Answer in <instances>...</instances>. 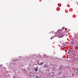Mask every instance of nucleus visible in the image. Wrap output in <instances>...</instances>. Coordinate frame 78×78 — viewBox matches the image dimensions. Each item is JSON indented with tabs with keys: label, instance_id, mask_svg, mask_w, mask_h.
Returning a JSON list of instances; mask_svg holds the SVG:
<instances>
[{
	"label": "nucleus",
	"instance_id": "obj_1",
	"mask_svg": "<svg viewBox=\"0 0 78 78\" xmlns=\"http://www.w3.org/2000/svg\"><path fill=\"white\" fill-rule=\"evenodd\" d=\"M68 53H72V50H68Z\"/></svg>",
	"mask_w": 78,
	"mask_h": 78
},
{
	"label": "nucleus",
	"instance_id": "obj_2",
	"mask_svg": "<svg viewBox=\"0 0 78 78\" xmlns=\"http://www.w3.org/2000/svg\"><path fill=\"white\" fill-rule=\"evenodd\" d=\"M30 76H34V74L31 73V74H30Z\"/></svg>",
	"mask_w": 78,
	"mask_h": 78
},
{
	"label": "nucleus",
	"instance_id": "obj_3",
	"mask_svg": "<svg viewBox=\"0 0 78 78\" xmlns=\"http://www.w3.org/2000/svg\"><path fill=\"white\" fill-rule=\"evenodd\" d=\"M39 61H40V60H39L37 61V64H39Z\"/></svg>",
	"mask_w": 78,
	"mask_h": 78
},
{
	"label": "nucleus",
	"instance_id": "obj_4",
	"mask_svg": "<svg viewBox=\"0 0 78 78\" xmlns=\"http://www.w3.org/2000/svg\"><path fill=\"white\" fill-rule=\"evenodd\" d=\"M44 67H45V68H47V67H48V66H46V65H44Z\"/></svg>",
	"mask_w": 78,
	"mask_h": 78
},
{
	"label": "nucleus",
	"instance_id": "obj_5",
	"mask_svg": "<svg viewBox=\"0 0 78 78\" xmlns=\"http://www.w3.org/2000/svg\"><path fill=\"white\" fill-rule=\"evenodd\" d=\"M38 70V68H37L35 69V72H37V71Z\"/></svg>",
	"mask_w": 78,
	"mask_h": 78
},
{
	"label": "nucleus",
	"instance_id": "obj_6",
	"mask_svg": "<svg viewBox=\"0 0 78 78\" xmlns=\"http://www.w3.org/2000/svg\"><path fill=\"white\" fill-rule=\"evenodd\" d=\"M43 64H44V63H43L42 62L40 64V66H41V65H42Z\"/></svg>",
	"mask_w": 78,
	"mask_h": 78
},
{
	"label": "nucleus",
	"instance_id": "obj_7",
	"mask_svg": "<svg viewBox=\"0 0 78 78\" xmlns=\"http://www.w3.org/2000/svg\"><path fill=\"white\" fill-rule=\"evenodd\" d=\"M58 31V32H60V31H62V30H58V31Z\"/></svg>",
	"mask_w": 78,
	"mask_h": 78
},
{
	"label": "nucleus",
	"instance_id": "obj_8",
	"mask_svg": "<svg viewBox=\"0 0 78 78\" xmlns=\"http://www.w3.org/2000/svg\"><path fill=\"white\" fill-rule=\"evenodd\" d=\"M33 78H35V75H34V76H33Z\"/></svg>",
	"mask_w": 78,
	"mask_h": 78
},
{
	"label": "nucleus",
	"instance_id": "obj_9",
	"mask_svg": "<svg viewBox=\"0 0 78 78\" xmlns=\"http://www.w3.org/2000/svg\"><path fill=\"white\" fill-rule=\"evenodd\" d=\"M64 36V35H61V37H63V36Z\"/></svg>",
	"mask_w": 78,
	"mask_h": 78
},
{
	"label": "nucleus",
	"instance_id": "obj_10",
	"mask_svg": "<svg viewBox=\"0 0 78 78\" xmlns=\"http://www.w3.org/2000/svg\"><path fill=\"white\" fill-rule=\"evenodd\" d=\"M62 30H64V28L62 27Z\"/></svg>",
	"mask_w": 78,
	"mask_h": 78
},
{
	"label": "nucleus",
	"instance_id": "obj_11",
	"mask_svg": "<svg viewBox=\"0 0 78 78\" xmlns=\"http://www.w3.org/2000/svg\"><path fill=\"white\" fill-rule=\"evenodd\" d=\"M71 44H73V41H72L71 42Z\"/></svg>",
	"mask_w": 78,
	"mask_h": 78
},
{
	"label": "nucleus",
	"instance_id": "obj_12",
	"mask_svg": "<svg viewBox=\"0 0 78 78\" xmlns=\"http://www.w3.org/2000/svg\"><path fill=\"white\" fill-rule=\"evenodd\" d=\"M59 73V75H61V73L60 72Z\"/></svg>",
	"mask_w": 78,
	"mask_h": 78
},
{
	"label": "nucleus",
	"instance_id": "obj_13",
	"mask_svg": "<svg viewBox=\"0 0 78 78\" xmlns=\"http://www.w3.org/2000/svg\"><path fill=\"white\" fill-rule=\"evenodd\" d=\"M57 34V33H56H56H55V35H56V34Z\"/></svg>",
	"mask_w": 78,
	"mask_h": 78
},
{
	"label": "nucleus",
	"instance_id": "obj_14",
	"mask_svg": "<svg viewBox=\"0 0 78 78\" xmlns=\"http://www.w3.org/2000/svg\"><path fill=\"white\" fill-rule=\"evenodd\" d=\"M32 57H33V56H34V55H32Z\"/></svg>",
	"mask_w": 78,
	"mask_h": 78
},
{
	"label": "nucleus",
	"instance_id": "obj_15",
	"mask_svg": "<svg viewBox=\"0 0 78 78\" xmlns=\"http://www.w3.org/2000/svg\"><path fill=\"white\" fill-rule=\"evenodd\" d=\"M76 47V48H77L78 49V47Z\"/></svg>",
	"mask_w": 78,
	"mask_h": 78
},
{
	"label": "nucleus",
	"instance_id": "obj_16",
	"mask_svg": "<svg viewBox=\"0 0 78 78\" xmlns=\"http://www.w3.org/2000/svg\"><path fill=\"white\" fill-rule=\"evenodd\" d=\"M61 69H62V67H61V68H60V70H61Z\"/></svg>",
	"mask_w": 78,
	"mask_h": 78
},
{
	"label": "nucleus",
	"instance_id": "obj_17",
	"mask_svg": "<svg viewBox=\"0 0 78 78\" xmlns=\"http://www.w3.org/2000/svg\"><path fill=\"white\" fill-rule=\"evenodd\" d=\"M51 39H52V38H51Z\"/></svg>",
	"mask_w": 78,
	"mask_h": 78
},
{
	"label": "nucleus",
	"instance_id": "obj_18",
	"mask_svg": "<svg viewBox=\"0 0 78 78\" xmlns=\"http://www.w3.org/2000/svg\"><path fill=\"white\" fill-rule=\"evenodd\" d=\"M36 77L38 78V77H37V76Z\"/></svg>",
	"mask_w": 78,
	"mask_h": 78
},
{
	"label": "nucleus",
	"instance_id": "obj_19",
	"mask_svg": "<svg viewBox=\"0 0 78 78\" xmlns=\"http://www.w3.org/2000/svg\"><path fill=\"white\" fill-rule=\"evenodd\" d=\"M72 75V76H74L73 74Z\"/></svg>",
	"mask_w": 78,
	"mask_h": 78
},
{
	"label": "nucleus",
	"instance_id": "obj_20",
	"mask_svg": "<svg viewBox=\"0 0 78 78\" xmlns=\"http://www.w3.org/2000/svg\"><path fill=\"white\" fill-rule=\"evenodd\" d=\"M13 78H15V77H14Z\"/></svg>",
	"mask_w": 78,
	"mask_h": 78
},
{
	"label": "nucleus",
	"instance_id": "obj_21",
	"mask_svg": "<svg viewBox=\"0 0 78 78\" xmlns=\"http://www.w3.org/2000/svg\"><path fill=\"white\" fill-rule=\"evenodd\" d=\"M39 72H41V71H39Z\"/></svg>",
	"mask_w": 78,
	"mask_h": 78
},
{
	"label": "nucleus",
	"instance_id": "obj_22",
	"mask_svg": "<svg viewBox=\"0 0 78 78\" xmlns=\"http://www.w3.org/2000/svg\"><path fill=\"white\" fill-rule=\"evenodd\" d=\"M60 43H61V42H60Z\"/></svg>",
	"mask_w": 78,
	"mask_h": 78
}]
</instances>
